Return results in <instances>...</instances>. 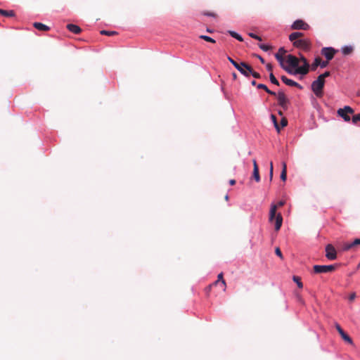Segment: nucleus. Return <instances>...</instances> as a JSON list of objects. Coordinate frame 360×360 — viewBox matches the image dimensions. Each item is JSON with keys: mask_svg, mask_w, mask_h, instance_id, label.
<instances>
[{"mask_svg": "<svg viewBox=\"0 0 360 360\" xmlns=\"http://www.w3.org/2000/svg\"><path fill=\"white\" fill-rule=\"evenodd\" d=\"M66 27L70 32L74 34H79L82 32L81 28L75 24H68Z\"/></svg>", "mask_w": 360, "mask_h": 360, "instance_id": "obj_17", "label": "nucleus"}, {"mask_svg": "<svg viewBox=\"0 0 360 360\" xmlns=\"http://www.w3.org/2000/svg\"><path fill=\"white\" fill-rule=\"evenodd\" d=\"M336 50L332 47H325L321 50V53L328 60H330L333 58Z\"/></svg>", "mask_w": 360, "mask_h": 360, "instance_id": "obj_12", "label": "nucleus"}, {"mask_svg": "<svg viewBox=\"0 0 360 360\" xmlns=\"http://www.w3.org/2000/svg\"><path fill=\"white\" fill-rule=\"evenodd\" d=\"M326 257L330 260H334L337 258L336 250L331 244H328L326 247Z\"/></svg>", "mask_w": 360, "mask_h": 360, "instance_id": "obj_10", "label": "nucleus"}, {"mask_svg": "<svg viewBox=\"0 0 360 360\" xmlns=\"http://www.w3.org/2000/svg\"><path fill=\"white\" fill-rule=\"evenodd\" d=\"M229 184H230V185H231V186L235 185V184H236V180H234V179H231V180L229 181Z\"/></svg>", "mask_w": 360, "mask_h": 360, "instance_id": "obj_47", "label": "nucleus"}, {"mask_svg": "<svg viewBox=\"0 0 360 360\" xmlns=\"http://www.w3.org/2000/svg\"><path fill=\"white\" fill-rule=\"evenodd\" d=\"M356 95H357L358 96H360V90L357 92Z\"/></svg>", "mask_w": 360, "mask_h": 360, "instance_id": "obj_52", "label": "nucleus"}, {"mask_svg": "<svg viewBox=\"0 0 360 360\" xmlns=\"http://www.w3.org/2000/svg\"><path fill=\"white\" fill-rule=\"evenodd\" d=\"M282 171L281 173V179L283 181L286 180L287 178V165L285 162L282 163Z\"/></svg>", "mask_w": 360, "mask_h": 360, "instance_id": "obj_21", "label": "nucleus"}, {"mask_svg": "<svg viewBox=\"0 0 360 360\" xmlns=\"http://www.w3.org/2000/svg\"><path fill=\"white\" fill-rule=\"evenodd\" d=\"M360 245V238H356L352 243L345 245L344 250H348L356 245Z\"/></svg>", "mask_w": 360, "mask_h": 360, "instance_id": "obj_20", "label": "nucleus"}, {"mask_svg": "<svg viewBox=\"0 0 360 360\" xmlns=\"http://www.w3.org/2000/svg\"><path fill=\"white\" fill-rule=\"evenodd\" d=\"M236 68L245 77H249L252 71V67L245 62L239 63Z\"/></svg>", "mask_w": 360, "mask_h": 360, "instance_id": "obj_9", "label": "nucleus"}, {"mask_svg": "<svg viewBox=\"0 0 360 360\" xmlns=\"http://www.w3.org/2000/svg\"><path fill=\"white\" fill-rule=\"evenodd\" d=\"M249 35H250V37H252L253 39H255L257 40H259V41L262 40V38L259 36H258V35H257L255 34L250 33Z\"/></svg>", "mask_w": 360, "mask_h": 360, "instance_id": "obj_41", "label": "nucleus"}, {"mask_svg": "<svg viewBox=\"0 0 360 360\" xmlns=\"http://www.w3.org/2000/svg\"><path fill=\"white\" fill-rule=\"evenodd\" d=\"M291 28L292 30H307L309 29V25L302 20H297L292 23Z\"/></svg>", "mask_w": 360, "mask_h": 360, "instance_id": "obj_11", "label": "nucleus"}, {"mask_svg": "<svg viewBox=\"0 0 360 360\" xmlns=\"http://www.w3.org/2000/svg\"><path fill=\"white\" fill-rule=\"evenodd\" d=\"M220 283L223 286V290L225 291L226 289V283L225 280L221 281Z\"/></svg>", "mask_w": 360, "mask_h": 360, "instance_id": "obj_46", "label": "nucleus"}, {"mask_svg": "<svg viewBox=\"0 0 360 360\" xmlns=\"http://www.w3.org/2000/svg\"><path fill=\"white\" fill-rule=\"evenodd\" d=\"M335 328H336L337 330L338 331V333H340V335H341L342 338L345 342H347L351 345L353 343L352 338L346 333H345V331L342 330V328L340 327V326L338 323L335 324Z\"/></svg>", "mask_w": 360, "mask_h": 360, "instance_id": "obj_13", "label": "nucleus"}, {"mask_svg": "<svg viewBox=\"0 0 360 360\" xmlns=\"http://www.w3.org/2000/svg\"><path fill=\"white\" fill-rule=\"evenodd\" d=\"M287 62L292 68H296L297 69L299 67V59L292 55L287 56Z\"/></svg>", "mask_w": 360, "mask_h": 360, "instance_id": "obj_16", "label": "nucleus"}, {"mask_svg": "<svg viewBox=\"0 0 360 360\" xmlns=\"http://www.w3.org/2000/svg\"><path fill=\"white\" fill-rule=\"evenodd\" d=\"M287 124H288L287 119L285 117H283L281 120L279 127L281 129V128H283L284 127L287 126Z\"/></svg>", "mask_w": 360, "mask_h": 360, "instance_id": "obj_34", "label": "nucleus"}, {"mask_svg": "<svg viewBox=\"0 0 360 360\" xmlns=\"http://www.w3.org/2000/svg\"><path fill=\"white\" fill-rule=\"evenodd\" d=\"M250 75H252L255 78H257V79H259L261 77L259 73L255 72L252 68L251 72H250Z\"/></svg>", "mask_w": 360, "mask_h": 360, "instance_id": "obj_39", "label": "nucleus"}, {"mask_svg": "<svg viewBox=\"0 0 360 360\" xmlns=\"http://www.w3.org/2000/svg\"><path fill=\"white\" fill-rule=\"evenodd\" d=\"M330 75V72L329 71L325 72L323 74L320 75L318 77L321 78L323 81H325V78L327 77H329Z\"/></svg>", "mask_w": 360, "mask_h": 360, "instance_id": "obj_35", "label": "nucleus"}, {"mask_svg": "<svg viewBox=\"0 0 360 360\" xmlns=\"http://www.w3.org/2000/svg\"><path fill=\"white\" fill-rule=\"evenodd\" d=\"M321 60V58L320 57H316L315 58L314 63L311 64V68L312 70H315L318 66H320Z\"/></svg>", "mask_w": 360, "mask_h": 360, "instance_id": "obj_24", "label": "nucleus"}, {"mask_svg": "<svg viewBox=\"0 0 360 360\" xmlns=\"http://www.w3.org/2000/svg\"><path fill=\"white\" fill-rule=\"evenodd\" d=\"M278 114H279L280 115H281V116H282V115H283V112H282V111H279V112H278Z\"/></svg>", "mask_w": 360, "mask_h": 360, "instance_id": "obj_53", "label": "nucleus"}, {"mask_svg": "<svg viewBox=\"0 0 360 360\" xmlns=\"http://www.w3.org/2000/svg\"><path fill=\"white\" fill-rule=\"evenodd\" d=\"M259 46L261 49H262L264 51H267L271 49V46L266 44H259Z\"/></svg>", "mask_w": 360, "mask_h": 360, "instance_id": "obj_37", "label": "nucleus"}, {"mask_svg": "<svg viewBox=\"0 0 360 360\" xmlns=\"http://www.w3.org/2000/svg\"><path fill=\"white\" fill-rule=\"evenodd\" d=\"M303 36H304V34L302 32H295L291 33L289 35V39L290 41H295V40H298V39H302Z\"/></svg>", "mask_w": 360, "mask_h": 360, "instance_id": "obj_18", "label": "nucleus"}, {"mask_svg": "<svg viewBox=\"0 0 360 360\" xmlns=\"http://www.w3.org/2000/svg\"><path fill=\"white\" fill-rule=\"evenodd\" d=\"M257 57H258V58L259 59V60L261 61L262 63H265V61H264V58L262 57H261L260 56H258Z\"/></svg>", "mask_w": 360, "mask_h": 360, "instance_id": "obj_48", "label": "nucleus"}, {"mask_svg": "<svg viewBox=\"0 0 360 360\" xmlns=\"http://www.w3.org/2000/svg\"><path fill=\"white\" fill-rule=\"evenodd\" d=\"M224 280V274L223 273H220L218 274L217 276V280L216 281H214L212 285H210L209 286V288H210L212 285H217L219 283H220L221 281Z\"/></svg>", "mask_w": 360, "mask_h": 360, "instance_id": "obj_26", "label": "nucleus"}, {"mask_svg": "<svg viewBox=\"0 0 360 360\" xmlns=\"http://www.w3.org/2000/svg\"><path fill=\"white\" fill-rule=\"evenodd\" d=\"M293 46L303 51H309L311 48V42L307 39H302L292 41Z\"/></svg>", "mask_w": 360, "mask_h": 360, "instance_id": "obj_5", "label": "nucleus"}, {"mask_svg": "<svg viewBox=\"0 0 360 360\" xmlns=\"http://www.w3.org/2000/svg\"><path fill=\"white\" fill-rule=\"evenodd\" d=\"M269 79H270V81L271 83H273L274 84H276L277 86H279V82L277 80V79L275 77V76L274 75V74L272 72L270 73L269 75Z\"/></svg>", "mask_w": 360, "mask_h": 360, "instance_id": "obj_30", "label": "nucleus"}, {"mask_svg": "<svg viewBox=\"0 0 360 360\" xmlns=\"http://www.w3.org/2000/svg\"><path fill=\"white\" fill-rule=\"evenodd\" d=\"M271 120H272V121H273V122L274 124L275 128L276 129L278 132H279L280 130H281V127H279V124L277 122L276 117L274 115H271Z\"/></svg>", "mask_w": 360, "mask_h": 360, "instance_id": "obj_29", "label": "nucleus"}, {"mask_svg": "<svg viewBox=\"0 0 360 360\" xmlns=\"http://www.w3.org/2000/svg\"><path fill=\"white\" fill-rule=\"evenodd\" d=\"M325 81L317 77V79L314 81L311 84V89L317 97L323 96V89L324 87Z\"/></svg>", "mask_w": 360, "mask_h": 360, "instance_id": "obj_2", "label": "nucleus"}, {"mask_svg": "<svg viewBox=\"0 0 360 360\" xmlns=\"http://www.w3.org/2000/svg\"><path fill=\"white\" fill-rule=\"evenodd\" d=\"M278 105L284 110H286L288 108V104L290 101L288 98L286 97L285 94L283 91H280L276 94Z\"/></svg>", "mask_w": 360, "mask_h": 360, "instance_id": "obj_8", "label": "nucleus"}, {"mask_svg": "<svg viewBox=\"0 0 360 360\" xmlns=\"http://www.w3.org/2000/svg\"><path fill=\"white\" fill-rule=\"evenodd\" d=\"M342 53L345 56L349 55L352 53L353 48L351 46H346L342 48Z\"/></svg>", "mask_w": 360, "mask_h": 360, "instance_id": "obj_25", "label": "nucleus"}, {"mask_svg": "<svg viewBox=\"0 0 360 360\" xmlns=\"http://www.w3.org/2000/svg\"><path fill=\"white\" fill-rule=\"evenodd\" d=\"M285 203V202L284 200H281L276 205L273 204L271 206L269 220L271 223L275 221V231H276L280 230L283 223V217L281 214H276V211L278 207L283 206Z\"/></svg>", "mask_w": 360, "mask_h": 360, "instance_id": "obj_1", "label": "nucleus"}, {"mask_svg": "<svg viewBox=\"0 0 360 360\" xmlns=\"http://www.w3.org/2000/svg\"><path fill=\"white\" fill-rule=\"evenodd\" d=\"M200 39H204L206 41L211 42V43H215V40L210 37L206 36V35H201L200 36Z\"/></svg>", "mask_w": 360, "mask_h": 360, "instance_id": "obj_32", "label": "nucleus"}, {"mask_svg": "<svg viewBox=\"0 0 360 360\" xmlns=\"http://www.w3.org/2000/svg\"><path fill=\"white\" fill-rule=\"evenodd\" d=\"M328 61H329V60H327V61H322V60H321V65H320V66H321L322 68H326V67L328 65Z\"/></svg>", "mask_w": 360, "mask_h": 360, "instance_id": "obj_43", "label": "nucleus"}, {"mask_svg": "<svg viewBox=\"0 0 360 360\" xmlns=\"http://www.w3.org/2000/svg\"><path fill=\"white\" fill-rule=\"evenodd\" d=\"M354 110L350 106L346 105L343 108H340L337 111L338 115L341 117L345 122H349L351 117L349 115L354 114Z\"/></svg>", "mask_w": 360, "mask_h": 360, "instance_id": "obj_3", "label": "nucleus"}, {"mask_svg": "<svg viewBox=\"0 0 360 360\" xmlns=\"http://www.w3.org/2000/svg\"><path fill=\"white\" fill-rule=\"evenodd\" d=\"M286 53V51L283 47H281L278 49V53L275 54V57L277 60L280 63L281 66L288 73L292 74V70L283 65V56Z\"/></svg>", "mask_w": 360, "mask_h": 360, "instance_id": "obj_7", "label": "nucleus"}, {"mask_svg": "<svg viewBox=\"0 0 360 360\" xmlns=\"http://www.w3.org/2000/svg\"><path fill=\"white\" fill-rule=\"evenodd\" d=\"M203 15H207V16H212V17H217V14L212 12H204Z\"/></svg>", "mask_w": 360, "mask_h": 360, "instance_id": "obj_42", "label": "nucleus"}, {"mask_svg": "<svg viewBox=\"0 0 360 360\" xmlns=\"http://www.w3.org/2000/svg\"><path fill=\"white\" fill-rule=\"evenodd\" d=\"M33 26L37 30H40V31H48L50 30V28L47 25H46L41 22H34L33 24Z\"/></svg>", "mask_w": 360, "mask_h": 360, "instance_id": "obj_19", "label": "nucleus"}, {"mask_svg": "<svg viewBox=\"0 0 360 360\" xmlns=\"http://www.w3.org/2000/svg\"><path fill=\"white\" fill-rule=\"evenodd\" d=\"M313 269L316 274L328 273L335 271L336 265H315Z\"/></svg>", "mask_w": 360, "mask_h": 360, "instance_id": "obj_6", "label": "nucleus"}, {"mask_svg": "<svg viewBox=\"0 0 360 360\" xmlns=\"http://www.w3.org/2000/svg\"><path fill=\"white\" fill-rule=\"evenodd\" d=\"M281 79L286 85H288L290 86H295L300 89H302V86L300 84H298L297 82H296L290 79H288L287 77H285L284 75L281 76Z\"/></svg>", "mask_w": 360, "mask_h": 360, "instance_id": "obj_14", "label": "nucleus"}, {"mask_svg": "<svg viewBox=\"0 0 360 360\" xmlns=\"http://www.w3.org/2000/svg\"><path fill=\"white\" fill-rule=\"evenodd\" d=\"M292 280L297 283V287L299 288H303V284H302V283L301 281V278L299 276H294L293 278H292Z\"/></svg>", "mask_w": 360, "mask_h": 360, "instance_id": "obj_28", "label": "nucleus"}, {"mask_svg": "<svg viewBox=\"0 0 360 360\" xmlns=\"http://www.w3.org/2000/svg\"><path fill=\"white\" fill-rule=\"evenodd\" d=\"M257 87L258 89H264L266 93H268L270 95H272V96H276V94L271 90H269L268 89V87L265 85V84H259Z\"/></svg>", "mask_w": 360, "mask_h": 360, "instance_id": "obj_22", "label": "nucleus"}, {"mask_svg": "<svg viewBox=\"0 0 360 360\" xmlns=\"http://www.w3.org/2000/svg\"><path fill=\"white\" fill-rule=\"evenodd\" d=\"M301 60L303 63L302 66L298 67L297 69H295V71H292V74L296 75V74H300L305 75L309 72V65L304 56L302 55H300V58L299 59V61Z\"/></svg>", "mask_w": 360, "mask_h": 360, "instance_id": "obj_4", "label": "nucleus"}, {"mask_svg": "<svg viewBox=\"0 0 360 360\" xmlns=\"http://www.w3.org/2000/svg\"><path fill=\"white\" fill-rule=\"evenodd\" d=\"M232 75H233V79H237V75H236L235 72H233V73L232 74Z\"/></svg>", "mask_w": 360, "mask_h": 360, "instance_id": "obj_49", "label": "nucleus"}, {"mask_svg": "<svg viewBox=\"0 0 360 360\" xmlns=\"http://www.w3.org/2000/svg\"><path fill=\"white\" fill-rule=\"evenodd\" d=\"M356 297V294L355 292H352V294H350L349 297V301H353Z\"/></svg>", "mask_w": 360, "mask_h": 360, "instance_id": "obj_45", "label": "nucleus"}, {"mask_svg": "<svg viewBox=\"0 0 360 360\" xmlns=\"http://www.w3.org/2000/svg\"><path fill=\"white\" fill-rule=\"evenodd\" d=\"M252 164H253L252 177L257 182H259L260 181V176H259V167H258L256 160L254 159L252 160Z\"/></svg>", "mask_w": 360, "mask_h": 360, "instance_id": "obj_15", "label": "nucleus"}, {"mask_svg": "<svg viewBox=\"0 0 360 360\" xmlns=\"http://www.w3.org/2000/svg\"><path fill=\"white\" fill-rule=\"evenodd\" d=\"M225 200H229V195H226L225 196Z\"/></svg>", "mask_w": 360, "mask_h": 360, "instance_id": "obj_51", "label": "nucleus"}, {"mask_svg": "<svg viewBox=\"0 0 360 360\" xmlns=\"http://www.w3.org/2000/svg\"><path fill=\"white\" fill-rule=\"evenodd\" d=\"M251 84L253 86H255L257 84V83H256V82L255 80L252 81Z\"/></svg>", "mask_w": 360, "mask_h": 360, "instance_id": "obj_50", "label": "nucleus"}, {"mask_svg": "<svg viewBox=\"0 0 360 360\" xmlns=\"http://www.w3.org/2000/svg\"><path fill=\"white\" fill-rule=\"evenodd\" d=\"M275 253L277 256H278L281 259H283V255L279 248H276L275 250Z\"/></svg>", "mask_w": 360, "mask_h": 360, "instance_id": "obj_40", "label": "nucleus"}, {"mask_svg": "<svg viewBox=\"0 0 360 360\" xmlns=\"http://www.w3.org/2000/svg\"><path fill=\"white\" fill-rule=\"evenodd\" d=\"M266 69H267L268 71L270 72V73L272 72V70H273L272 65L271 63H267L266 64Z\"/></svg>", "mask_w": 360, "mask_h": 360, "instance_id": "obj_44", "label": "nucleus"}, {"mask_svg": "<svg viewBox=\"0 0 360 360\" xmlns=\"http://www.w3.org/2000/svg\"><path fill=\"white\" fill-rule=\"evenodd\" d=\"M227 59L229 60V61L236 68V66H238V64L239 63L236 62V60H234L232 58L228 56L227 57Z\"/></svg>", "mask_w": 360, "mask_h": 360, "instance_id": "obj_38", "label": "nucleus"}, {"mask_svg": "<svg viewBox=\"0 0 360 360\" xmlns=\"http://www.w3.org/2000/svg\"><path fill=\"white\" fill-rule=\"evenodd\" d=\"M273 172H274V166H273V162H270V168H269V179H270V181H272V179H273Z\"/></svg>", "mask_w": 360, "mask_h": 360, "instance_id": "obj_36", "label": "nucleus"}, {"mask_svg": "<svg viewBox=\"0 0 360 360\" xmlns=\"http://www.w3.org/2000/svg\"><path fill=\"white\" fill-rule=\"evenodd\" d=\"M229 33L230 34V35H231L232 37H233V38H235V39H238V41H243V37H242L240 34H238V33H236V32H233V31H229Z\"/></svg>", "mask_w": 360, "mask_h": 360, "instance_id": "obj_27", "label": "nucleus"}, {"mask_svg": "<svg viewBox=\"0 0 360 360\" xmlns=\"http://www.w3.org/2000/svg\"><path fill=\"white\" fill-rule=\"evenodd\" d=\"M352 121L354 124H357L358 122H360V114L353 115Z\"/></svg>", "mask_w": 360, "mask_h": 360, "instance_id": "obj_33", "label": "nucleus"}, {"mask_svg": "<svg viewBox=\"0 0 360 360\" xmlns=\"http://www.w3.org/2000/svg\"><path fill=\"white\" fill-rule=\"evenodd\" d=\"M0 15L5 17H13L15 15L13 11H6L0 8Z\"/></svg>", "mask_w": 360, "mask_h": 360, "instance_id": "obj_23", "label": "nucleus"}, {"mask_svg": "<svg viewBox=\"0 0 360 360\" xmlns=\"http://www.w3.org/2000/svg\"><path fill=\"white\" fill-rule=\"evenodd\" d=\"M101 34L103 35H107V36H112L117 34L115 31H107V30H101Z\"/></svg>", "mask_w": 360, "mask_h": 360, "instance_id": "obj_31", "label": "nucleus"}]
</instances>
